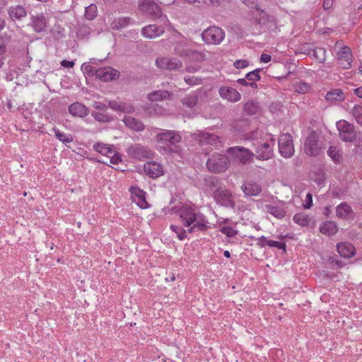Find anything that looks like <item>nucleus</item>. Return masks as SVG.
<instances>
[{"label":"nucleus","instance_id":"1","mask_svg":"<svg viewBox=\"0 0 362 362\" xmlns=\"http://www.w3.org/2000/svg\"><path fill=\"white\" fill-rule=\"evenodd\" d=\"M177 215L189 233L198 231H206L209 228V222L204 214L197 212L189 206H182L178 211Z\"/></svg>","mask_w":362,"mask_h":362},{"label":"nucleus","instance_id":"2","mask_svg":"<svg viewBox=\"0 0 362 362\" xmlns=\"http://www.w3.org/2000/svg\"><path fill=\"white\" fill-rule=\"evenodd\" d=\"M250 139L254 141L253 146L255 147V156L257 159L266 160L273 156V147L275 144V141L273 138L259 139L258 132H255L250 136Z\"/></svg>","mask_w":362,"mask_h":362},{"label":"nucleus","instance_id":"3","mask_svg":"<svg viewBox=\"0 0 362 362\" xmlns=\"http://www.w3.org/2000/svg\"><path fill=\"white\" fill-rule=\"evenodd\" d=\"M229 158L223 154L214 153L209 156L206 162L207 170L213 173H222L229 168Z\"/></svg>","mask_w":362,"mask_h":362},{"label":"nucleus","instance_id":"4","mask_svg":"<svg viewBox=\"0 0 362 362\" xmlns=\"http://www.w3.org/2000/svg\"><path fill=\"white\" fill-rule=\"evenodd\" d=\"M252 16L256 23L269 30H274L276 27V21L274 16L268 14L261 8L252 11Z\"/></svg>","mask_w":362,"mask_h":362},{"label":"nucleus","instance_id":"5","mask_svg":"<svg viewBox=\"0 0 362 362\" xmlns=\"http://www.w3.org/2000/svg\"><path fill=\"white\" fill-rule=\"evenodd\" d=\"M340 139L345 142H353L356 139V132L354 124L341 119L337 122Z\"/></svg>","mask_w":362,"mask_h":362},{"label":"nucleus","instance_id":"6","mask_svg":"<svg viewBox=\"0 0 362 362\" xmlns=\"http://www.w3.org/2000/svg\"><path fill=\"white\" fill-rule=\"evenodd\" d=\"M225 37L224 31L216 26H211L204 30L202 34L203 40L207 44L218 45Z\"/></svg>","mask_w":362,"mask_h":362},{"label":"nucleus","instance_id":"7","mask_svg":"<svg viewBox=\"0 0 362 362\" xmlns=\"http://www.w3.org/2000/svg\"><path fill=\"white\" fill-rule=\"evenodd\" d=\"M227 152L243 165L250 164L255 156V153L250 150L241 146L230 147L227 150Z\"/></svg>","mask_w":362,"mask_h":362},{"label":"nucleus","instance_id":"8","mask_svg":"<svg viewBox=\"0 0 362 362\" xmlns=\"http://www.w3.org/2000/svg\"><path fill=\"white\" fill-rule=\"evenodd\" d=\"M279 153L284 158H291L294 153L292 136L289 134H283L279 139Z\"/></svg>","mask_w":362,"mask_h":362},{"label":"nucleus","instance_id":"9","mask_svg":"<svg viewBox=\"0 0 362 362\" xmlns=\"http://www.w3.org/2000/svg\"><path fill=\"white\" fill-rule=\"evenodd\" d=\"M155 64L160 69L169 71L180 69L182 67V62L180 59L172 57H158Z\"/></svg>","mask_w":362,"mask_h":362},{"label":"nucleus","instance_id":"10","mask_svg":"<svg viewBox=\"0 0 362 362\" xmlns=\"http://www.w3.org/2000/svg\"><path fill=\"white\" fill-rule=\"evenodd\" d=\"M174 53L180 57L197 56L201 59H204V54L192 50L184 40L176 42L173 45Z\"/></svg>","mask_w":362,"mask_h":362},{"label":"nucleus","instance_id":"11","mask_svg":"<svg viewBox=\"0 0 362 362\" xmlns=\"http://www.w3.org/2000/svg\"><path fill=\"white\" fill-rule=\"evenodd\" d=\"M214 197L216 202L226 207H234L235 202L231 192L223 188H217L214 192Z\"/></svg>","mask_w":362,"mask_h":362},{"label":"nucleus","instance_id":"12","mask_svg":"<svg viewBox=\"0 0 362 362\" xmlns=\"http://www.w3.org/2000/svg\"><path fill=\"white\" fill-rule=\"evenodd\" d=\"M156 139L159 142L175 145L181 141L182 136L178 132L163 129L157 134Z\"/></svg>","mask_w":362,"mask_h":362},{"label":"nucleus","instance_id":"13","mask_svg":"<svg viewBox=\"0 0 362 362\" xmlns=\"http://www.w3.org/2000/svg\"><path fill=\"white\" fill-rule=\"evenodd\" d=\"M320 150L317 135L313 132L305 141L304 151L308 156H316L319 154Z\"/></svg>","mask_w":362,"mask_h":362},{"label":"nucleus","instance_id":"14","mask_svg":"<svg viewBox=\"0 0 362 362\" xmlns=\"http://www.w3.org/2000/svg\"><path fill=\"white\" fill-rule=\"evenodd\" d=\"M128 153L139 160L150 158L153 156V153L149 148L139 144H135L128 148Z\"/></svg>","mask_w":362,"mask_h":362},{"label":"nucleus","instance_id":"15","mask_svg":"<svg viewBox=\"0 0 362 362\" xmlns=\"http://www.w3.org/2000/svg\"><path fill=\"white\" fill-rule=\"evenodd\" d=\"M140 9L151 15L155 18H160L163 12L160 8L152 0H142L139 4Z\"/></svg>","mask_w":362,"mask_h":362},{"label":"nucleus","instance_id":"16","mask_svg":"<svg viewBox=\"0 0 362 362\" xmlns=\"http://www.w3.org/2000/svg\"><path fill=\"white\" fill-rule=\"evenodd\" d=\"M145 173L151 178H157L163 175L164 170L162 165L156 161L147 162L144 165Z\"/></svg>","mask_w":362,"mask_h":362},{"label":"nucleus","instance_id":"17","mask_svg":"<svg viewBox=\"0 0 362 362\" xmlns=\"http://www.w3.org/2000/svg\"><path fill=\"white\" fill-rule=\"evenodd\" d=\"M220 96L230 103H236L240 100L241 95L235 88L229 86H222L218 90Z\"/></svg>","mask_w":362,"mask_h":362},{"label":"nucleus","instance_id":"18","mask_svg":"<svg viewBox=\"0 0 362 362\" xmlns=\"http://www.w3.org/2000/svg\"><path fill=\"white\" fill-rule=\"evenodd\" d=\"M119 73L118 71L111 67H101L97 69L95 76L103 81H109L114 80L119 77Z\"/></svg>","mask_w":362,"mask_h":362},{"label":"nucleus","instance_id":"19","mask_svg":"<svg viewBox=\"0 0 362 362\" xmlns=\"http://www.w3.org/2000/svg\"><path fill=\"white\" fill-rule=\"evenodd\" d=\"M164 32L163 27L152 24L144 27L141 30V35L146 38L153 39L160 36Z\"/></svg>","mask_w":362,"mask_h":362},{"label":"nucleus","instance_id":"20","mask_svg":"<svg viewBox=\"0 0 362 362\" xmlns=\"http://www.w3.org/2000/svg\"><path fill=\"white\" fill-rule=\"evenodd\" d=\"M354 212L346 203L342 202L336 207V216L341 219L349 220L354 218Z\"/></svg>","mask_w":362,"mask_h":362},{"label":"nucleus","instance_id":"21","mask_svg":"<svg viewBox=\"0 0 362 362\" xmlns=\"http://www.w3.org/2000/svg\"><path fill=\"white\" fill-rule=\"evenodd\" d=\"M338 60L344 69L351 67V52L349 47H344L338 52Z\"/></svg>","mask_w":362,"mask_h":362},{"label":"nucleus","instance_id":"22","mask_svg":"<svg viewBox=\"0 0 362 362\" xmlns=\"http://www.w3.org/2000/svg\"><path fill=\"white\" fill-rule=\"evenodd\" d=\"M130 192L133 196L135 197L134 201L136 202L137 205L141 209H146L148 204L146 200V192L137 187H132Z\"/></svg>","mask_w":362,"mask_h":362},{"label":"nucleus","instance_id":"23","mask_svg":"<svg viewBox=\"0 0 362 362\" xmlns=\"http://www.w3.org/2000/svg\"><path fill=\"white\" fill-rule=\"evenodd\" d=\"M201 90H197L185 95L181 99L182 105L188 108H193L198 103L199 96L201 94Z\"/></svg>","mask_w":362,"mask_h":362},{"label":"nucleus","instance_id":"24","mask_svg":"<svg viewBox=\"0 0 362 362\" xmlns=\"http://www.w3.org/2000/svg\"><path fill=\"white\" fill-rule=\"evenodd\" d=\"M69 112L74 117H84L88 115L89 110L82 103L76 102L69 106Z\"/></svg>","mask_w":362,"mask_h":362},{"label":"nucleus","instance_id":"25","mask_svg":"<svg viewBox=\"0 0 362 362\" xmlns=\"http://www.w3.org/2000/svg\"><path fill=\"white\" fill-rule=\"evenodd\" d=\"M122 121L127 127L136 132H141L145 128L144 124L141 120L132 116H124Z\"/></svg>","mask_w":362,"mask_h":362},{"label":"nucleus","instance_id":"26","mask_svg":"<svg viewBox=\"0 0 362 362\" xmlns=\"http://www.w3.org/2000/svg\"><path fill=\"white\" fill-rule=\"evenodd\" d=\"M338 253L344 258H351L356 253V249L351 243H340L337 244Z\"/></svg>","mask_w":362,"mask_h":362},{"label":"nucleus","instance_id":"27","mask_svg":"<svg viewBox=\"0 0 362 362\" xmlns=\"http://www.w3.org/2000/svg\"><path fill=\"white\" fill-rule=\"evenodd\" d=\"M172 97L173 93L171 92L162 90L152 91L147 95V99L151 102L170 100Z\"/></svg>","mask_w":362,"mask_h":362},{"label":"nucleus","instance_id":"28","mask_svg":"<svg viewBox=\"0 0 362 362\" xmlns=\"http://www.w3.org/2000/svg\"><path fill=\"white\" fill-rule=\"evenodd\" d=\"M241 189L245 196H257L262 191L261 186L255 182H249L243 184Z\"/></svg>","mask_w":362,"mask_h":362},{"label":"nucleus","instance_id":"29","mask_svg":"<svg viewBox=\"0 0 362 362\" xmlns=\"http://www.w3.org/2000/svg\"><path fill=\"white\" fill-rule=\"evenodd\" d=\"M320 231L323 235L332 236L337 233L338 226L334 221H327L320 224Z\"/></svg>","mask_w":362,"mask_h":362},{"label":"nucleus","instance_id":"30","mask_svg":"<svg viewBox=\"0 0 362 362\" xmlns=\"http://www.w3.org/2000/svg\"><path fill=\"white\" fill-rule=\"evenodd\" d=\"M144 109L150 115H163L165 112V109L158 104L148 103Z\"/></svg>","mask_w":362,"mask_h":362},{"label":"nucleus","instance_id":"31","mask_svg":"<svg viewBox=\"0 0 362 362\" xmlns=\"http://www.w3.org/2000/svg\"><path fill=\"white\" fill-rule=\"evenodd\" d=\"M200 141L202 144H210L216 146V148H218L221 144L219 138L216 135L208 132L202 134Z\"/></svg>","mask_w":362,"mask_h":362},{"label":"nucleus","instance_id":"32","mask_svg":"<svg viewBox=\"0 0 362 362\" xmlns=\"http://www.w3.org/2000/svg\"><path fill=\"white\" fill-rule=\"evenodd\" d=\"M264 210L267 213L274 216V217L281 219L286 216V211L279 206L267 204L264 206Z\"/></svg>","mask_w":362,"mask_h":362},{"label":"nucleus","instance_id":"33","mask_svg":"<svg viewBox=\"0 0 362 362\" xmlns=\"http://www.w3.org/2000/svg\"><path fill=\"white\" fill-rule=\"evenodd\" d=\"M8 14L12 20H21L26 16L27 12L22 6H16L8 9Z\"/></svg>","mask_w":362,"mask_h":362},{"label":"nucleus","instance_id":"34","mask_svg":"<svg viewBox=\"0 0 362 362\" xmlns=\"http://www.w3.org/2000/svg\"><path fill=\"white\" fill-rule=\"evenodd\" d=\"M93 148L100 154L109 157L113 153L115 148L112 145H108L103 143L94 144Z\"/></svg>","mask_w":362,"mask_h":362},{"label":"nucleus","instance_id":"35","mask_svg":"<svg viewBox=\"0 0 362 362\" xmlns=\"http://www.w3.org/2000/svg\"><path fill=\"white\" fill-rule=\"evenodd\" d=\"M132 23V18L129 17L118 18L115 19L112 24V28L114 30H121L127 27Z\"/></svg>","mask_w":362,"mask_h":362},{"label":"nucleus","instance_id":"36","mask_svg":"<svg viewBox=\"0 0 362 362\" xmlns=\"http://www.w3.org/2000/svg\"><path fill=\"white\" fill-rule=\"evenodd\" d=\"M33 28L36 32L43 31L45 28V18L43 13L32 18Z\"/></svg>","mask_w":362,"mask_h":362},{"label":"nucleus","instance_id":"37","mask_svg":"<svg viewBox=\"0 0 362 362\" xmlns=\"http://www.w3.org/2000/svg\"><path fill=\"white\" fill-rule=\"evenodd\" d=\"M344 98V93L340 89H334L329 91L326 95L325 99L327 101H341Z\"/></svg>","mask_w":362,"mask_h":362},{"label":"nucleus","instance_id":"38","mask_svg":"<svg viewBox=\"0 0 362 362\" xmlns=\"http://www.w3.org/2000/svg\"><path fill=\"white\" fill-rule=\"evenodd\" d=\"M293 220L296 223L301 226H307L310 222V218L303 212L295 214L293 217Z\"/></svg>","mask_w":362,"mask_h":362},{"label":"nucleus","instance_id":"39","mask_svg":"<svg viewBox=\"0 0 362 362\" xmlns=\"http://www.w3.org/2000/svg\"><path fill=\"white\" fill-rule=\"evenodd\" d=\"M55 136L62 143L67 144L73 141V136L70 134H65L57 128H53Z\"/></svg>","mask_w":362,"mask_h":362},{"label":"nucleus","instance_id":"40","mask_svg":"<svg viewBox=\"0 0 362 362\" xmlns=\"http://www.w3.org/2000/svg\"><path fill=\"white\" fill-rule=\"evenodd\" d=\"M243 109L247 115H255L259 111V104L253 100L248 101L244 105Z\"/></svg>","mask_w":362,"mask_h":362},{"label":"nucleus","instance_id":"41","mask_svg":"<svg viewBox=\"0 0 362 362\" xmlns=\"http://www.w3.org/2000/svg\"><path fill=\"white\" fill-rule=\"evenodd\" d=\"M293 90L299 94H305L310 90V86L306 82L299 81L293 85Z\"/></svg>","mask_w":362,"mask_h":362},{"label":"nucleus","instance_id":"42","mask_svg":"<svg viewBox=\"0 0 362 362\" xmlns=\"http://www.w3.org/2000/svg\"><path fill=\"white\" fill-rule=\"evenodd\" d=\"M204 183L207 188L213 189L218 185L219 180L216 177L208 175L204 178Z\"/></svg>","mask_w":362,"mask_h":362},{"label":"nucleus","instance_id":"43","mask_svg":"<svg viewBox=\"0 0 362 362\" xmlns=\"http://www.w3.org/2000/svg\"><path fill=\"white\" fill-rule=\"evenodd\" d=\"M351 114L356 122L362 127V106L360 105H355L351 110Z\"/></svg>","mask_w":362,"mask_h":362},{"label":"nucleus","instance_id":"44","mask_svg":"<svg viewBox=\"0 0 362 362\" xmlns=\"http://www.w3.org/2000/svg\"><path fill=\"white\" fill-rule=\"evenodd\" d=\"M326 50L324 48H313L311 56L317 59L320 62H323L326 58Z\"/></svg>","mask_w":362,"mask_h":362},{"label":"nucleus","instance_id":"45","mask_svg":"<svg viewBox=\"0 0 362 362\" xmlns=\"http://www.w3.org/2000/svg\"><path fill=\"white\" fill-rule=\"evenodd\" d=\"M170 228L177 235L179 240H182L187 238V229L185 230L182 227L175 225H170Z\"/></svg>","mask_w":362,"mask_h":362},{"label":"nucleus","instance_id":"46","mask_svg":"<svg viewBox=\"0 0 362 362\" xmlns=\"http://www.w3.org/2000/svg\"><path fill=\"white\" fill-rule=\"evenodd\" d=\"M97 13V6L95 4H90L86 8L85 17L88 20H93L96 17Z\"/></svg>","mask_w":362,"mask_h":362},{"label":"nucleus","instance_id":"47","mask_svg":"<svg viewBox=\"0 0 362 362\" xmlns=\"http://www.w3.org/2000/svg\"><path fill=\"white\" fill-rule=\"evenodd\" d=\"M327 154L334 162H339L342 156L341 151L337 149L335 146H330L327 150Z\"/></svg>","mask_w":362,"mask_h":362},{"label":"nucleus","instance_id":"48","mask_svg":"<svg viewBox=\"0 0 362 362\" xmlns=\"http://www.w3.org/2000/svg\"><path fill=\"white\" fill-rule=\"evenodd\" d=\"M184 80L189 86H195L202 83V78L197 76H185Z\"/></svg>","mask_w":362,"mask_h":362},{"label":"nucleus","instance_id":"49","mask_svg":"<svg viewBox=\"0 0 362 362\" xmlns=\"http://www.w3.org/2000/svg\"><path fill=\"white\" fill-rule=\"evenodd\" d=\"M261 70H262L261 69H255L254 71H252L247 73L245 75V78L249 81H259L261 77H260L259 73V71Z\"/></svg>","mask_w":362,"mask_h":362},{"label":"nucleus","instance_id":"50","mask_svg":"<svg viewBox=\"0 0 362 362\" xmlns=\"http://www.w3.org/2000/svg\"><path fill=\"white\" fill-rule=\"evenodd\" d=\"M220 231L229 238L234 237L238 233V230L230 226H222Z\"/></svg>","mask_w":362,"mask_h":362},{"label":"nucleus","instance_id":"51","mask_svg":"<svg viewBox=\"0 0 362 362\" xmlns=\"http://www.w3.org/2000/svg\"><path fill=\"white\" fill-rule=\"evenodd\" d=\"M134 111V107L128 103H121V110L120 112L124 113H132Z\"/></svg>","mask_w":362,"mask_h":362},{"label":"nucleus","instance_id":"52","mask_svg":"<svg viewBox=\"0 0 362 362\" xmlns=\"http://www.w3.org/2000/svg\"><path fill=\"white\" fill-rule=\"evenodd\" d=\"M267 245L270 247H276L278 249H281L286 251V244L284 243L270 240V242H267Z\"/></svg>","mask_w":362,"mask_h":362},{"label":"nucleus","instance_id":"53","mask_svg":"<svg viewBox=\"0 0 362 362\" xmlns=\"http://www.w3.org/2000/svg\"><path fill=\"white\" fill-rule=\"evenodd\" d=\"M243 3L247 7H249L250 9H252L253 11L260 8L256 0H244Z\"/></svg>","mask_w":362,"mask_h":362},{"label":"nucleus","instance_id":"54","mask_svg":"<svg viewBox=\"0 0 362 362\" xmlns=\"http://www.w3.org/2000/svg\"><path fill=\"white\" fill-rule=\"evenodd\" d=\"M313 48L310 47L309 45H303L298 49V52L300 54L311 56L312 50Z\"/></svg>","mask_w":362,"mask_h":362},{"label":"nucleus","instance_id":"55","mask_svg":"<svg viewBox=\"0 0 362 362\" xmlns=\"http://www.w3.org/2000/svg\"><path fill=\"white\" fill-rule=\"evenodd\" d=\"M233 65L236 69H244L249 65V62L245 59H239L236 60Z\"/></svg>","mask_w":362,"mask_h":362},{"label":"nucleus","instance_id":"56","mask_svg":"<svg viewBox=\"0 0 362 362\" xmlns=\"http://www.w3.org/2000/svg\"><path fill=\"white\" fill-rule=\"evenodd\" d=\"M108 158H110V163L115 165H117L122 161L119 155L115 151H114L113 153L110 155Z\"/></svg>","mask_w":362,"mask_h":362},{"label":"nucleus","instance_id":"57","mask_svg":"<svg viewBox=\"0 0 362 362\" xmlns=\"http://www.w3.org/2000/svg\"><path fill=\"white\" fill-rule=\"evenodd\" d=\"M121 103L120 102H117L115 100H110L108 102V106L115 111H119L121 110Z\"/></svg>","mask_w":362,"mask_h":362},{"label":"nucleus","instance_id":"58","mask_svg":"<svg viewBox=\"0 0 362 362\" xmlns=\"http://www.w3.org/2000/svg\"><path fill=\"white\" fill-rule=\"evenodd\" d=\"M82 70H83L85 72L91 73L92 74H95V71L97 69L93 66H90L89 64H83L81 66Z\"/></svg>","mask_w":362,"mask_h":362},{"label":"nucleus","instance_id":"59","mask_svg":"<svg viewBox=\"0 0 362 362\" xmlns=\"http://www.w3.org/2000/svg\"><path fill=\"white\" fill-rule=\"evenodd\" d=\"M93 115L95 117V119L98 121H100V122H108L109 121L108 116L106 115L101 114V113H95V114H93Z\"/></svg>","mask_w":362,"mask_h":362},{"label":"nucleus","instance_id":"60","mask_svg":"<svg viewBox=\"0 0 362 362\" xmlns=\"http://www.w3.org/2000/svg\"><path fill=\"white\" fill-rule=\"evenodd\" d=\"M93 107L97 110H100L103 111H106L107 109V106L105 104L102 103L101 102H95L93 104Z\"/></svg>","mask_w":362,"mask_h":362},{"label":"nucleus","instance_id":"61","mask_svg":"<svg viewBox=\"0 0 362 362\" xmlns=\"http://www.w3.org/2000/svg\"><path fill=\"white\" fill-rule=\"evenodd\" d=\"M306 204L304 206L305 209H310L313 204V197L310 193L306 195Z\"/></svg>","mask_w":362,"mask_h":362},{"label":"nucleus","instance_id":"62","mask_svg":"<svg viewBox=\"0 0 362 362\" xmlns=\"http://www.w3.org/2000/svg\"><path fill=\"white\" fill-rule=\"evenodd\" d=\"M61 65L65 68H71L74 66V62L72 61L64 59L61 62Z\"/></svg>","mask_w":362,"mask_h":362},{"label":"nucleus","instance_id":"63","mask_svg":"<svg viewBox=\"0 0 362 362\" xmlns=\"http://www.w3.org/2000/svg\"><path fill=\"white\" fill-rule=\"evenodd\" d=\"M267 242H270V240H268L264 236H262L258 239V245L261 247H264L267 245Z\"/></svg>","mask_w":362,"mask_h":362},{"label":"nucleus","instance_id":"64","mask_svg":"<svg viewBox=\"0 0 362 362\" xmlns=\"http://www.w3.org/2000/svg\"><path fill=\"white\" fill-rule=\"evenodd\" d=\"M200 67L198 66H188L186 67V71L189 73H195L199 70Z\"/></svg>","mask_w":362,"mask_h":362}]
</instances>
